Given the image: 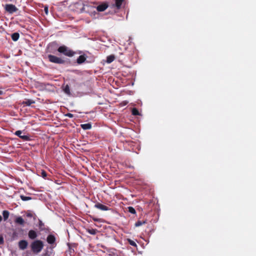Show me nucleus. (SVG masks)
<instances>
[{
  "label": "nucleus",
  "mask_w": 256,
  "mask_h": 256,
  "mask_svg": "<svg viewBox=\"0 0 256 256\" xmlns=\"http://www.w3.org/2000/svg\"><path fill=\"white\" fill-rule=\"evenodd\" d=\"M30 246L32 252L34 254H38L42 250L44 244L40 240H35L31 243Z\"/></svg>",
  "instance_id": "nucleus-1"
},
{
  "label": "nucleus",
  "mask_w": 256,
  "mask_h": 256,
  "mask_svg": "<svg viewBox=\"0 0 256 256\" xmlns=\"http://www.w3.org/2000/svg\"><path fill=\"white\" fill-rule=\"evenodd\" d=\"M58 51L59 52L62 53L65 56L70 57L72 56L76 53L74 52L69 49L68 47H66L65 46H60L58 49Z\"/></svg>",
  "instance_id": "nucleus-2"
},
{
  "label": "nucleus",
  "mask_w": 256,
  "mask_h": 256,
  "mask_svg": "<svg viewBox=\"0 0 256 256\" xmlns=\"http://www.w3.org/2000/svg\"><path fill=\"white\" fill-rule=\"evenodd\" d=\"M48 58L49 61L52 63L58 64H64L65 63V60H64L54 55L49 54L48 55Z\"/></svg>",
  "instance_id": "nucleus-3"
},
{
  "label": "nucleus",
  "mask_w": 256,
  "mask_h": 256,
  "mask_svg": "<svg viewBox=\"0 0 256 256\" xmlns=\"http://www.w3.org/2000/svg\"><path fill=\"white\" fill-rule=\"evenodd\" d=\"M4 9L6 12L11 14H13L14 12H16L18 10V8L12 4H6Z\"/></svg>",
  "instance_id": "nucleus-4"
},
{
  "label": "nucleus",
  "mask_w": 256,
  "mask_h": 256,
  "mask_svg": "<svg viewBox=\"0 0 256 256\" xmlns=\"http://www.w3.org/2000/svg\"><path fill=\"white\" fill-rule=\"evenodd\" d=\"M22 131L18 130H16L14 134L16 135V136H18L20 138H22L23 140L28 141V140H30V138L29 136H26V135L22 136Z\"/></svg>",
  "instance_id": "nucleus-5"
},
{
  "label": "nucleus",
  "mask_w": 256,
  "mask_h": 256,
  "mask_svg": "<svg viewBox=\"0 0 256 256\" xmlns=\"http://www.w3.org/2000/svg\"><path fill=\"white\" fill-rule=\"evenodd\" d=\"M18 245L20 250H24L28 247V242L26 240H21L18 242Z\"/></svg>",
  "instance_id": "nucleus-6"
},
{
  "label": "nucleus",
  "mask_w": 256,
  "mask_h": 256,
  "mask_svg": "<svg viewBox=\"0 0 256 256\" xmlns=\"http://www.w3.org/2000/svg\"><path fill=\"white\" fill-rule=\"evenodd\" d=\"M108 4L106 2L102 3L98 5L96 7V10L98 12H102L108 8Z\"/></svg>",
  "instance_id": "nucleus-7"
},
{
  "label": "nucleus",
  "mask_w": 256,
  "mask_h": 256,
  "mask_svg": "<svg viewBox=\"0 0 256 256\" xmlns=\"http://www.w3.org/2000/svg\"><path fill=\"white\" fill-rule=\"evenodd\" d=\"M94 207L102 210H110L108 207L99 202L96 204L94 205Z\"/></svg>",
  "instance_id": "nucleus-8"
},
{
  "label": "nucleus",
  "mask_w": 256,
  "mask_h": 256,
  "mask_svg": "<svg viewBox=\"0 0 256 256\" xmlns=\"http://www.w3.org/2000/svg\"><path fill=\"white\" fill-rule=\"evenodd\" d=\"M28 236L30 239L34 240L38 236L37 232L34 230H30L28 232Z\"/></svg>",
  "instance_id": "nucleus-9"
},
{
  "label": "nucleus",
  "mask_w": 256,
  "mask_h": 256,
  "mask_svg": "<svg viewBox=\"0 0 256 256\" xmlns=\"http://www.w3.org/2000/svg\"><path fill=\"white\" fill-rule=\"evenodd\" d=\"M47 242L50 244H54L56 242V238L52 234H49L46 238Z\"/></svg>",
  "instance_id": "nucleus-10"
},
{
  "label": "nucleus",
  "mask_w": 256,
  "mask_h": 256,
  "mask_svg": "<svg viewBox=\"0 0 256 256\" xmlns=\"http://www.w3.org/2000/svg\"><path fill=\"white\" fill-rule=\"evenodd\" d=\"M86 58L85 54L80 56L76 60L77 63L79 64H82L86 60Z\"/></svg>",
  "instance_id": "nucleus-11"
},
{
  "label": "nucleus",
  "mask_w": 256,
  "mask_h": 256,
  "mask_svg": "<svg viewBox=\"0 0 256 256\" xmlns=\"http://www.w3.org/2000/svg\"><path fill=\"white\" fill-rule=\"evenodd\" d=\"M53 247L50 248V250H48V248H47L46 250L42 256H52L53 254Z\"/></svg>",
  "instance_id": "nucleus-12"
},
{
  "label": "nucleus",
  "mask_w": 256,
  "mask_h": 256,
  "mask_svg": "<svg viewBox=\"0 0 256 256\" xmlns=\"http://www.w3.org/2000/svg\"><path fill=\"white\" fill-rule=\"evenodd\" d=\"M124 1V0H115V6L118 10L120 8Z\"/></svg>",
  "instance_id": "nucleus-13"
},
{
  "label": "nucleus",
  "mask_w": 256,
  "mask_h": 256,
  "mask_svg": "<svg viewBox=\"0 0 256 256\" xmlns=\"http://www.w3.org/2000/svg\"><path fill=\"white\" fill-rule=\"evenodd\" d=\"M81 128L84 130H90L92 128V125L90 123L82 124Z\"/></svg>",
  "instance_id": "nucleus-14"
},
{
  "label": "nucleus",
  "mask_w": 256,
  "mask_h": 256,
  "mask_svg": "<svg viewBox=\"0 0 256 256\" xmlns=\"http://www.w3.org/2000/svg\"><path fill=\"white\" fill-rule=\"evenodd\" d=\"M35 103V102L32 100H27L25 101H24L22 102V104L26 105V106H30L32 104H34Z\"/></svg>",
  "instance_id": "nucleus-15"
},
{
  "label": "nucleus",
  "mask_w": 256,
  "mask_h": 256,
  "mask_svg": "<svg viewBox=\"0 0 256 256\" xmlns=\"http://www.w3.org/2000/svg\"><path fill=\"white\" fill-rule=\"evenodd\" d=\"M15 222L16 223L18 224L21 225H24V219L21 216L18 217L16 219Z\"/></svg>",
  "instance_id": "nucleus-16"
},
{
  "label": "nucleus",
  "mask_w": 256,
  "mask_h": 256,
  "mask_svg": "<svg viewBox=\"0 0 256 256\" xmlns=\"http://www.w3.org/2000/svg\"><path fill=\"white\" fill-rule=\"evenodd\" d=\"M20 37V34L18 32H14L12 34V38L14 41H16L18 40Z\"/></svg>",
  "instance_id": "nucleus-17"
},
{
  "label": "nucleus",
  "mask_w": 256,
  "mask_h": 256,
  "mask_svg": "<svg viewBox=\"0 0 256 256\" xmlns=\"http://www.w3.org/2000/svg\"><path fill=\"white\" fill-rule=\"evenodd\" d=\"M115 59V56L114 55H110L107 56L106 62L110 64Z\"/></svg>",
  "instance_id": "nucleus-18"
},
{
  "label": "nucleus",
  "mask_w": 256,
  "mask_h": 256,
  "mask_svg": "<svg viewBox=\"0 0 256 256\" xmlns=\"http://www.w3.org/2000/svg\"><path fill=\"white\" fill-rule=\"evenodd\" d=\"M86 232L90 234L95 235L98 232V230L94 228H88L86 230Z\"/></svg>",
  "instance_id": "nucleus-19"
},
{
  "label": "nucleus",
  "mask_w": 256,
  "mask_h": 256,
  "mask_svg": "<svg viewBox=\"0 0 256 256\" xmlns=\"http://www.w3.org/2000/svg\"><path fill=\"white\" fill-rule=\"evenodd\" d=\"M38 227H39V229L40 230H44V223H43V222L40 220H38Z\"/></svg>",
  "instance_id": "nucleus-20"
},
{
  "label": "nucleus",
  "mask_w": 256,
  "mask_h": 256,
  "mask_svg": "<svg viewBox=\"0 0 256 256\" xmlns=\"http://www.w3.org/2000/svg\"><path fill=\"white\" fill-rule=\"evenodd\" d=\"M10 213L8 210H4L2 212V215L4 217V220H6L8 216H9Z\"/></svg>",
  "instance_id": "nucleus-21"
},
{
  "label": "nucleus",
  "mask_w": 256,
  "mask_h": 256,
  "mask_svg": "<svg viewBox=\"0 0 256 256\" xmlns=\"http://www.w3.org/2000/svg\"><path fill=\"white\" fill-rule=\"evenodd\" d=\"M26 216L28 218H32V217L36 216V215L34 213H33L32 212L29 211V210L26 212ZM34 219H35V218H34Z\"/></svg>",
  "instance_id": "nucleus-22"
},
{
  "label": "nucleus",
  "mask_w": 256,
  "mask_h": 256,
  "mask_svg": "<svg viewBox=\"0 0 256 256\" xmlns=\"http://www.w3.org/2000/svg\"><path fill=\"white\" fill-rule=\"evenodd\" d=\"M64 92L68 94H70V86L68 84H66L64 88Z\"/></svg>",
  "instance_id": "nucleus-23"
},
{
  "label": "nucleus",
  "mask_w": 256,
  "mask_h": 256,
  "mask_svg": "<svg viewBox=\"0 0 256 256\" xmlns=\"http://www.w3.org/2000/svg\"><path fill=\"white\" fill-rule=\"evenodd\" d=\"M132 114L134 116H139L140 114L138 110L136 108H133L132 110Z\"/></svg>",
  "instance_id": "nucleus-24"
},
{
  "label": "nucleus",
  "mask_w": 256,
  "mask_h": 256,
  "mask_svg": "<svg viewBox=\"0 0 256 256\" xmlns=\"http://www.w3.org/2000/svg\"><path fill=\"white\" fill-rule=\"evenodd\" d=\"M128 212L132 214H136V211L135 209L132 206H128Z\"/></svg>",
  "instance_id": "nucleus-25"
},
{
  "label": "nucleus",
  "mask_w": 256,
  "mask_h": 256,
  "mask_svg": "<svg viewBox=\"0 0 256 256\" xmlns=\"http://www.w3.org/2000/svg\"><path fill=\"white\" fill-rule=\"evenodd\" d=\"M146 221H140V220H138V222H136V223H135V226L136 227H138V226H140L142 225L143 224H146Z\"/></svg>",
  "instance_id": "nucleus-26"
},
{
  "label": "nucleus",
  "mask_w": 256,
  "mask_h": 256,
  "mask_svg": "<svg viewBox=\"0 0 256 256\" xmlns=\"http://www.w3.org/2000/svg\"><path fill=\"white\" fill-rule=\"evenodd\" d=\"M20 198L23 200V201H26V200H30L32 199V198L31 197H30V196H24L23 195H21L20 196Z\"/></svg>",
  "instance_id": "nucleus-27"
},
{
  "label": "nucleus",
  "mask_w": 256,
  "mask_h": 256,
  "mask_svg": "<svg viewBox=\"0 0 256 256\" xmlns=\"http://www.w3.org/2000/svg\"><path fill=\"white\" fill-rule=\"evenodd\" d=\"M128 244L130 245L135 246V247H136L137 246L136 244L132 240L130 239H128Z\"/></svg>",
  "instance_id": "nucleus-28"
},
{
  "label": "nucleus",
  "mask_w": 256,
  "mask_h": 256,
  "mask_svg": "<svg viewBox=\"0 0 256 256\" xmlns=\"http://www.w3.org/2000/svg\"><path fill=\"white\" fill-rule=\"evenodd\" d=\"M40 176H42L44 178H46L47 176L46 172L44 170H42L40 172Z\"/></svg>",
  "instance_id": "nucleus-29"
},
{
  "label": "nucleus",
  "mask_w": 256,
  "mask_h": 256,
  "mask_svg": "<svg viewBox=\"0 0 256 256\" xmlns=\"http://www.w3.org/2000/svg\"><path fill=\"white\" fill-rule=\"evenodd\" d=\"M66 116L70 118H72L74 117V114L71 113H67L65 114Z\"/></svg>",
  "instance_id": "nucleus-30"
},
{
  "label": "nucleus",
  "mask_w": 256,
  "mask_h": 256,
  "mask_svg": "<svg viewBox=\"0 0 256 256\" xmlns=\"http://www.w3.org/2000/svg\"><path fill=\"white\" fill-rule=\"evenodd\" d=\"M4 242V238L2 236H0V244H3Z\"/></svg>",
  "instance_id": "nucleus-31"
},
{
  "label": "nucleus",
  "mask_w": 256,
  "mask_h": 256,
  "mask_svg": "<svg viewBox=\"0 0 256 256\" xmlns=\"http://www.w3.org/2000/svg\"><path fill=\"white\" fill-rule=\"evenodd\" d=\"M44 10L46 14H48V7H45Z\"/></svg>",
  "instance_id": "nucleus-32"
},
{
  "label": "nucleus",
  "mask_w": 256,
  "mask_h": 256,
  "mask_svg": "<svg viewBox=\"0 0 256 256\" xmlns=\"http://www.w3.org/2000/svg\"><path fill=\"white\" fill-rule=\"evenodd\" d=\"M4 94V92L2 90H0V95H2Z\"/></svg>",
  "instance_id": "nucleus-33"
},
{
  "label": "nucleus",
  "mask_w": 256,
  "mask_h": 256,
  "mask_svg": "<svg viewBox=\"0 0 256 256\" xmlns=\"http://www.w3.org/2000/svg\"><path fill=\"white\" fill-rule=\"evenodd\" d=\"M94 220L95 221V222H98V218H93Z\"/></svg>",
  "instance_id": "nucleus-34"
}]
</instances>
